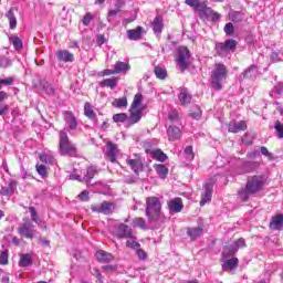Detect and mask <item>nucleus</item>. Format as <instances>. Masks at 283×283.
I'll list each match as a JSON object with an SVG mask.
<instances>
[{
  "label": "nucleus",
  "mask_w": 283,
  "mask_h": 283,
  "mask_svg": "<svg viewBox=\"0 0 283 283\" xmlns=\"http://www.w3.org/2000/svg\"><path fill=\"white\" fill-rule=\"evenodd\" d=\"M8 105L7 104H1L0 103V116H6V114H8Z\"/></svg>",
  "instance_id": "0e129e2a"
},
{
  "label": "nucleus",
  "mask_w": 283,
  "mask_h": 283,
  "mask_svg": "<svg viewBox=\"0 0 283 283\" xmlns=\"http://www.w3.org/2000/svg\"><path fill=\"white\" fill-rule=\"evenodd\" d=\"M95 258L98 262H112L114 260V255L112 253L99 250L96 252Z\"/></svg>",
  "instance_id": "5701e85b"
},
{
  "label": "nucleus",
  "mask_w": 283,
  "mask_h": 283,
  "mask_svg": "<svg viewBox=\"0 0 283 283\" xmlns=\"http://www.w3.org/2000/svg\"><path fill=\"white\" fill-rule=\"evenodd\" d=\"M7 19L9 20V25L11 30H14L17 28V17L14 15V8H11L7 14Z\"/></svg>",
  "instance_id": "c756f323"
},
{
  "label": "nucleus",
  "mask_w": 283,
  "mask_h": 283,
  "mask_svg": "<svg viewBox=\"0 0 283 283\" xmlns=\"http://www.w3.org/2000/svg\"><path fill=\"white\" fill-rule=\"evenodd\" d=\"M126 165H128V167H130L135 174H140V171H143V159H140L139 155H135V157H128L126 159Z\"/></svg>",
  "instance_id": "9d476101"
},
{
  "label": "nucleus",
  "mask_w": 283,
  "mask_h": 283,
  "mask_svg": "<svg viewBox=\"0 0 283 283\" xmlns=\"http://www.w3.org/2000/svg\"><path fill=\"white\" fill-rule=\"evenodd\" d=\"M192 118H195V120H200V116H202V113L200 112V109H197V112L191 113Z\"/></svg>",
  "instance_id": "338daca9"
},
{
  "label": "nucleus",
  "mask_w": 283,
  "mask_h": 283,
  "mask_svg": "<svg viewBox=\"0 0 283 283\" xmlns=\"http://www.w3.org/2000/svg\"><path fill=\"white\" fill-rule=\"evenodd\" d=\"M114 70L115 74H125L126 72H129L130 66L125 62H116Z\"/></svg>",
  "instance_id": "a878e982"
},
{
  "label": "nucleus",
  "mask_w": 283,
  "mask_h": 283,
  "mask_svg": "<svg viewBox=\"0 0 283 283\" xmlns=\"http://www.w3.org/2000/svg\"><path fill=\"white\" fill-rule=\"evenodd\" d=\"M244 247H247V242L243 238H240L239 240L234 241L233 244H230L223 249V271H233L234 269H238V264H240L238 258H231V255H235L237 251H240V249H244Z\"/></svg>",
  "instance_id": "f257e3e1"
},
{
  "label": "nucleus",
  "mask_w": 283,
  "mask_h": 283,
  "mask_svg": "<svg viewBox=\"0 0 283 283\" xmlns=\"http://www.w3.org/2000/svg\"><path fill=\"white\" fill-rule=\"evenodd\" d=\"M14 189H17V184L11 181L8 186L1 188V196H12L14 193Z\"/></svg>",
  "instance_id": "bb28decb"
},
{
  "label": "nucleus",
  "mask_w": 283,
  "mask_h": 283,
  "mask_svg": "<svg viewBox=\"0 0 283 283\" xmlns=\"http://www.w3.org/2000/svg\"><path fill=\"white\" fill-rule=\"evenodd\" d=\"M247 129V122L240 120V122H230L228 124V132L231 134H238L240 132H244Z\"/></svg>",
  "instance_id": "ddd939ff"
},
{
  "label": "nucleus",
  "mask_w": 283,
  "mask_h": 283,
  "mask_svg": "<svg viewBox=\"0 0 283 283\" xmlns=\"http://www.w3.org/2000/svg\"><path fill=\"white\" fill-rule=\"evenodd\" d=\"M283 227V214H277L272 218L270 222V229L272 231H282Z\"/></svg>",
  "instance_id": "6ab92c4d"
},
{
  "label": "nucleus",
  "mask_w": 283,
  "mask_h": 283,
  "mask_svg": "<svg viewBox=\"0 0 283 283\" xmlns=\"http://www.w3.org/2000/svg\"><path fill=\"white\" fill-rule=\"evenodd\" d=\"M133 227H138L139 229H146V222L143 218L138 217L133 220Z\"/></svg>",
  "instance_id": "de8ad7c7"
},
{
  "label": "nucleus",
  "mask_w": 283,
  "mask_h": 283,
  "mask_svg": "<svg viewBox=\"0 0 283 283\" xmlns=\"http://www.w3.org/2000/svg\"><path fill=\"white\" fill-rule=\"evenodd\" d=\"M9 42L13 44V48L17 51L23 49V41H21L15 34H11L9 36Z\"/></svg>",
  "instance_id": "7c9ffc66"
},
{
  "label": "nucleus",
  "mask_w": 283,
  "mask_h": 283,
  "mask_svg": "<svg viewBox=\"0 0 283 283\" xmlns=\"http://www.w3.org/2000/svg\"><path fill=\"white\" fill-rule=\"evenodd\" d=\"M126 34L129 41H138L143 39V34H145V29L143 27H137L136 29L127 30Z\"/></svg>",
  "instance_id": "4468645a"
},
{
  "label": "nucleus",
  "mask_w": 283,
  "mask_h": 283,
  "mask_svg": "<svg viewBox=\"0 0 283 283\" xmlns=\"http://www.w3.org/2000/svg\"><path fill=\"white\" fill-rule=\"evenodd\" d=\"M0 264H8V252H1Z\"/></svg>",
  "instance_id": "e2e57ef3"
},
{
  "label": "nucleus",
  "mask_w": 283,
  "mask_h": 283,
  "mask_svg": "<svg viewBox=\"0 0 283 283\" xmlns=\"http://www.w3.org/2000/svg\"><path fill=\"white\" fill-rule=\"evenodd\" d=\"M64 120L71 132H74L78 127V122L72 112L64 113Z\"/></svg>",
  "instance_id": "2eb2a0df"
},
{
  "label": "nucleus",
  "mask_w": 283,
  "mask_h": 283,
  "mask_svg": "<svg viewBox=\"0 0 283 283\" xmlns=\"http://www.w3.org/2000/svg\"><path fill=\"white\" fill-rule=\"evenodd\" d=\"M182 199L180 198H175L168 201V209L170 213H180L182 211Z\"/></svg>",
  "instance_id": "dca6fc26"
},
{
  "label": "nucleus",
  "mask_w": 283,
  "mask_h": 283,
  "mask_svg": "<svg viewBox=\"0 0 283 283\" xmlns=\"http://www.w3.org/2000/svg\"><path fill=\"white\" fill-rule=\"evenodd\" d=\"M165 24H163V18L156 17L153 22V30L155 34H160L163 32V28Z\"/></svg>",
  "instance_id": "c85d7f7f"
},
{
  "label": "nucleus",
  "mask_w": 283,
  "mask_h": 283,
  "mask_svg": "<svg viewBox=\"0 0 283 283\" xmlns=\"http://www.w3.org/2000/svg\"><path fill=\"white\" fill-rule=\"evenodd\" d=\"M185 1L187 6H190V8H196L200 0H185Z\"/></svg>",
  "instance_id": "69168bd1"
},
{
  "label": "nucleus",
  "mask_w": 283,
  "mask_h": 283,
  "mask_svg": "<svg viewBox=\"0 0 283 283\" xmlns=\"http://www.w3.org/2000/svg\"><path fill=\"white\" fill-rule=\"evenodd\" d=\"M185 158L186 160H193L195 155H193V147L192 146H187L184 150Z\"/></svg>",
  "instance_id": "a18cd8bd"
},
{
  "label": "nucleus",
  "mask_w": 283,
  "mask_h": 283,
  "mask_svg": "<svg viewBox=\"0 0 283 283\" xmlns=\"http://www.w3.org/2000/svg\"><path fill=\"white\" fill-rule=\"evenodd\" d=\"M19 264L20 266H30L32 264V256L30 254H22Z\"/></svg>",
  "instance_id": "58836bf2"
},
{
  "label": "nucleus",
  "mask_w": 283,
  "mask_h": 283,
  "mask_svg": "<svg viewBox=\"0 0 283 283\" xmlns=\"http://www.w3.org/2000/svg\"><path fill=\"white\" fill-rule=\"evenodd\" d=\"M142 118H143V109L130 107V116L128 118L129 125H136V123L140 122Z\"/></svg>",
  "instance_id": "a211bd4d"
},
{
  "label": "nucleus",
  "mask_w": 283,
  "mask_h": 283,
  "mask_svg": "<svg viewBox=\"0 0 283 283\" xmlns=\"http://www.w3.org/2000/svg\"><path fill=\"white\" fill-rule=\"evenodd\" d=\"M155 74H156L157 78H160V80L167 78V70L163 66H156Z\"/></svg>",
  "instance_id": "ea45409f"
},
{
  "label": "nucleus",
  "mask_w": 283,
  "mask_h": 283,
  "mask_svg": "<svg viewBox=\"0 0 283 283\" xmlns=\"http://www.w3.org/2000/svg\"><path fill=\"white\" fill-rule=\"evenodd\" d=\"M274 129L277 138H283V124L280 120H276L274 124Z\"/></svg>",
  "instance_id": "c03bdc74"
},
{
  "label": "nucleus",
  "mask_w": 283,
  "mask_h": 283,
  "mask_svg": "<svg viewBox=\"0 0 283 283\" xmlns=\"http://www.w3.org/2000/svg\"><path fill=\"white\" fill-rule=\"evenodd\" d=\"M161 209L163 205L160 203V199L157 197H148L146 199V216L149 220H158V218H160Z\"/></svg>",
  "instance_id": "20e7f679"
},
{
  "label": "nucleus",
  "mask_w": 283,
  "mask_h": 283,
  "mask_svg": "<svg viewBox=\"0 0 283 283\" xmlns=\"http://www.w3.org/2000/svg\"><path fill=\"white\" fill-rule=\"evenodd\" d=\"M228 75L229 71L224 64H216L211 73L212 87H214V90H222V81H227Z\"/></svg>",
  "instance_id": "7ed1b4c3"
},
{
  "label": "nucleus",
  "mask_w": 283,
  "mask_h": 283,
  "mask_svg": "<svg viewBox=\"0 0 283 283\" xmlns=\"http://www.w3.org/2000/svg\"><path fill=\"white\" fill-rule=\"evenodd\" d=\"M59 149L62 156L76 157V146L70 143V137H67V133L65 130L60 132Z\"/></svg>",
  "instance_id": "39448f33"
},
{
  "label": "nucleus",
  "mask_w": 283,
  "mask_h": 283,
  "mask_svg": "<svg viewBox=\"0 0 283 283\" xmlns=\"http://www.w3.org/2000/svg\"><path fill=\"white\" fill-rule=\"evenodd\" d=\"M35 169L41 178H48V166L43 164H36Z\"/></svg>",
  "instance_id": "4c0bfd02"
},
{
  "label": "nucleus",
  "mask_w": 283,
  "mask_h": 283,
  "mask_svg": "<svg viewBox=\"0 0 283 283\" xmlns=\"http://www.w3.org/2000/svg\"><path fill=\"white\" fill-rule=\"evenodd\" d=\"M150 156L159 163H165L167 160V155L160 149L150 150Z\"/></svg>",
  "instance_id": "cd10ccee"
},
{
  "label": "nucleus",
  "mask_w": 283,
  "mask_h": 283,
  "mask_svg": "<svg viewBox=\"0 0 283 283\" xmlns=\"http://www.w3.org/2000/svg\"><path fill=\"white\" fill-rule=\"evenodd\" d=\"M169 120L176 122L178 120V111H170L168 113Z\"/></svg>",
  "instance_id": "bf43d9fd"
},
{
  "label": "nucleus",
  "mask_w": 283,
  "mask_h": 283,
  "mask_svg": "<svg viewBox=\"0 0 283 283\" xmlns=\"http://www.w3.org/2000/svg\"><path fill=\"white\" fill-rule=\"evenodd\" d=\"M176 63L180 72L189 70V65H191V53L189 52V49H187V46L178 48Z\"/></svg>",
  "instance_id": "423d86ee"
},
{
  "label": "nucleus",
  "mask_w": 283,
  "mask_h": 283,
  "mask_svg": "<svg viewBox=\"0 0 283 283\" xmlns=\"http://www.w3.org/2000/svg\"><path fill=\"white\" fill-rule=\"evenodd\" d=\"M208 12H209L210 14H212L213 21L220 20V13H218V12H216V11H213V10L208 11Z\"/></svg>",
  "instance_id": "774afa93"
},
{
  "label": "nucleus",
  "mask_w": 283,
  "mask_h": 283,
  "mask_svg": "<svg viewBox=\"0 0 283 283\" xmlns=\"http://www.w3.org/2000/svg\"><path fill=\"white\" fill-rule=\"evenodd\" d=\"M12 61L6 56H0V67H10Z\"/></svg>",
  "instance_id": "864d4df0"
},
{
  "label": "nucleus",
  "mask_w": 283,
  "mask_h": 283,
  "mask_svg": "<svg viewBox=\"0 0 283 283\" xmlns=\"http://www.w3.org/2000/svg\"><path fill=\"white\" fill-rule=\"evenodd\" d=\"M126 247H129V249H140V243L134 239V237H128V240L126 242Z\"/></svg>",
  "instance_id": "37998d69"
},
{
  "label": "nucleus",
  "mask_w": 283,
  "mask_h": 283,
  "mask_svg": "<svg viewBox=\"0 0 283 283\" xmlns=\"http://www.w3.org/2000/svg\"><path fill=\"white\" fill-rule=\"evenodd\" d=\"M271 98H282L283 96V83L280 82L270 92Z\"/></svg>",
  "instance_id": "b1692460"
},
{
  "label": "nucleus",
  "mask_w": 283,
  "mask_h": 283,
  "mask_svg": "<svg viewBox=\"0 0 283 283\" xmlns=\"http://www.w3.org/2000/svg\"><path fill=\"white\" fill-rule=\"evenodd\" d=\"M238 46V42L235 40H227L224 43L217 44V50L219 54H229L230 52H235V48Z\"/></svg>",
  "instance_id": "1a4fd4ad"
},
{
  "label": "nucleus",
  "mask_w": 283,
  "mask_h": 283,
  "mask_svg": "<svg viewBox=\"0 0 283 283\" xmlns=\"http://www.w3.org/2000/svg\"><path fill=\"white\" fill-rule=\"evenodd\" d=\"M140 103H143V95L142 94H136L130 107L133 109H135V108L138 109Z\"/></svg>",
  "instance_id": "09e8293b"
},
{
  "label": "nucleus",
  "mask_w": 283,
  "mask_h": 283,
  "mask_svg": "<svg viewBox=\"0 0 283 283\" xmlns=\"http://www.w3.org/2000/svg\"><path fill=\"white\" fill-rule=\"evenodd\" d=\"M113 120L114 123H125L127 120V114L125 113H119L113 115Z\"/></svg>",
  "instance_id": "49530a36"
},
{
  "label": "nucleus",
  "mask_w": 283,
  "mask_h": 283,
  "mask_svg": "<svg viewBox=\"0 0 283 283\" xmlns=\"http://www.w3.org/2000/svg\"><path fill=\"white\" fill-rule=\"evenodd\" d=\"M156 174L160 177V178H167V174H169V169L163 165H155L154 166Z\"/></svg>",
  "instance_id": "2f4dec72"
},
{
  "label": "nucleus",
  "mask_w": 283,
  "mask_h": 283,
  "mask_svg": "<svg viewBox=\"0 0 283 283\" xmlns=\"http://www.w3.org/2000/svg\"><path fill=\"white\" fill-rule=\"evenodd\" d=\"M224 32L226 34H228L229 36H233L234 32H235V28L233 27V23L229 22L224 25Z\"/></svg>",
  "instance_id": "603ef678"
},
{
  "label": "nucleus",
  "mask_w": 283,
  "mask_h": 283,
  "mask_svg": "<svg viewBox=\"0 0 283 283\" xmlns=\"http://www.w3.org/2000/svg\"><path fill=\"white\" fill-rule=\"evenodd\" d=\"M1 86L3 87V85H12V83H14V78L12 77H7L4 80H0Z\"/></svg>",
  "instance_id": "052dcab7"
},
{
  "label": "nucleus",
  "mask_w": 283,
  "mask_h": 283,
  "mask_svg": "<svg viewBox=\"0 0 283 283\" xmlns=\"http://www.w3.org/2000/svg\"><path fill=\"white\" fill-rule=\"evenodd\" d=\"M261 154H262V156H265L266 158H272V154L269 151V148L268 147H264V146H262L261 147Z\"/></svg>",
  "instance_id": "680f3d73"
},
{
  "label": "nucleus",
  "mask_w": 283,
  "mask_h": 283,
  "mask_svg": "<svg viewBox=\"0 0 283 283\" xmlns=\"http://www.w3.org/2000/svg\"><path fill=\"white\" fill-rule=\"evenodd\" d=\"M118 85V78H106L101 82L102 87H111V90H114Z\"/></svg>",
  "instance_id": "72a5a7b5"
},
{
  "label": "nucleus",
  "mask_w": 283,
  "mask_h": 283,
  "mask_svg": "<svg viewBox=\"0 0 283 283\" xmlns=\"http://www.w3.org/2000/svg\"><path fill=\"white\" fill-rule=\"evenodd\" d=\"M91 210L94 213H104V216H109L114 211V203L104 201L99 206H92Z\"/></svg>",
  "instance_id": "f8f14e48"
},
{
  "label": "nucleus",
  "mask_w": 283,
  "mask_h": 283,
  "mask_svg": "<svg viewBox=\"0 0 283 283\" xmlns=\"http://www.w3.org/2000/svg\"><path fill=\"white\" fill-rule=\"evenodd\" d=\"M113 107H127V97L116 98L113 101Z\"/></svg>",
  "instance_id": "79ce46f5"
},
{
  "label": "nucleus",
  "mask_w": 283,
  "mask_h": 283,
  "mask_svg": "<svg viewBox=\"0 0 283 283\" xmlns=\"http://www.w3.org/2000/svg\"><path fill=\"white\" fill-rule=\"evenodd\" d=\"M94 176H96V168L91 167L87 169L84 179L86 180V182H90V180H92V178H94Z\"/></svg>",
  "instance_id": "8fccbe9b"
},
{
  "label": "nucleus",
  "mask_w": 283,
  "mask_h": 283,
  "mask_svg": "<svg viewBox=\"0 0 283 283\" xmlns=\"http://www.w3.org/2000/svg\"><path fill=\"white\" fill-rule=\"evenodd\" d=\"M78 199L82 200V202H87V200H90V192H87V190L82 191L78 195Z\"/></svg>",
  "instance_id": "4d7b16f0"
},
{
  "label": "nucleus",
  "mask_w": 283,
  "mask_h": 283,
  "mask_svg": "<svg viewBox=\"0 0 283 283\" xmlns=\"http://www.w3.org/2000/svg\"><path fill=\"white\" fill-rule=\"evenodd\" d=\"M167 135L169 140H180L182 136V132L178 126H169L167 129Z\"/></svg>",
  "instance_id": "aec40b11"
},
{
  "label": "nucleus",
  "mask_w": 283,
  "mask_h": 283,
  "mask_svg": "<svg viewBox=\"0 0 283 283\" xmlns=\"http://www.w3.org/2000/svg\"><path fill=\"white\" fill-rule=\"evenodd\" d=\"M55 54H56L57 61L60 62L74 63V54L67 50L57 51Z\"/></svg>",
  "instance_id": "f3484780"
},
{
  "label": "nucleus",
  "mask_w": 283,
  "mask_h": 283,
  "mask_svg": "<svg viewBox=\"0 0 283 283\" xmlns=\"http://www.w3.org/2000/svg\"><path fill=\"white\" fill-rule=\"evenodd\" d=\"M40 160L41 163H45V165H56V158L50 150L40 154Z\"/></svg>",
  "instance_id": "412c9836"
},
{
  "label": "nucleus",
  "mask_w": 283,
  "mask_h": 283,
  "mask_svg": "<svg viewBox=\"0 0 283 283\" xmlns=\"http://www.w3.org/2000/svg\"><path fill=\"white\" fill-rule=\"evenodd\" d=\"M18 233L21 235V238L32 240V238L36 235V230H34V224H32L31 221H24L19 226Z\"/></svg>",
  "instance_id": "0eeeda50"
},
{
  "label": "nucleus",
  "mask_w": 283,
  "mask_h": 283,
  "mask_svg": "<svg viewBox=\"0 0 283 283\" xmlns=\"http://www.w3.org/2000/svg\"><path fill=\"white\" fill-rule=\"evenodd\" d=\"M92 21H94V15L92 13L87 12L83 18L82 23H83V25H90V23H92Z\"/></svg>",
  "instance_id": "5fc2aeb1"
},
{
  "label": "nucleus",
  "mask_w": 283,
  "mask_h": 283,
  "mask_svg": "<svg viewBox=\"0 0 283 283\" xmlns=\"http://www.w3.org/2000/svg\"><path fill=\"white\" fill-rule=\"evenodd\" d=\"M178 98L181 105H189V103H191V95H189V91H187V88H181Z\"/></svg>",
  "instance_id": "393cba45"
},
{
  "label": "nucleus",
  "mask_w": 283,
  "mask_h": 283,
  "mask_svg": "<svg viewBox=\"0 0 283 283\" xmlns=\"http://www.w3.org/2000/svg\"><path fill=\"white\" fill-rule=\"evenodd\" d=\"M29 213H31V220L33 222H39V214L36 213V209H34V207L29 208Z\"/></svg>",
  "instance_id": "6e6d98bb"
},
{
  "label": "nucleus",
  "mask_w": 283,
  "mask_h": 283,
  "mask_svg": "<svg viewBox=\"0 0 283 283\" xmlns=\"http://www.w3.org/2000/svg\"><path fill=\"white\" fill-rule=\"evenodd\" d=\"M195 10H199L200 12H211V8H208L205 2L198 1V4L195 7Z\"/></svg>",
  "instance_id": "3c124183"
},
{
  "label": "nucleus",
  "mask_w": 283,
  "mask_h": 283,
  "mask_svg": "<svg viewBox=\"0 0 283 283\" xmlns=\"http://www.w3.org/2000/svg\"><path fill=\"white\" fill-rule=\"evenodd\" d=\"M120 154V149H118V146L112 142L106 143V158L111 163H116V158Z\"/></svg>",
  "instance_id": "9b49d317"
},
{
  "label": "nucleus",
  "mask_w": 283,
  "mask_h": 283,
  "mask_svg": "<svg viewBox=\"0 0 283 283\" xmlns=\"http://www.w3.org/2000/svg\"><path fill=\"white\" fill-rule=\"evenodd\" d=\"M116 235L117 238H132V229L129 226L122 223L117 228Z\"/></svg>",
  "instance_id": "4be33fe9"
},
{
  "label": "nucleus",
  "mask_w": 283,
  "mask_h": 283,
  "mask_svg": "<svg viewBox=\"0 0 283 283\" xmlns=\"http://www.w3.org/2000/svg\"><path fill=\"white\" fill-rule=\"evenodd\" d=\"M230 19L233 23H240L241 21H244V14L240 11H234L230 13Z\"/></svg>",
  "instance_id": "e433bc0d"
},
{
  "label": "nucleus",
  "mask_w": 283,
  "mask_h": 283,
  "mask_svg": "<svg viewBox=\"0 0 283 283\" xmlns=\"http://www.w3.org/2000/svg\"><path fill=\"white\" fill-rule=\"evenodd\" d=\"M213 185H216V179H209L205 185V193L201 195L200 206L205 207L207 202H211V196L213 193Z\"/></svg>",
  "instance_id": "6e6552de"
},
{
  "label": "nucleus",
  "mask_w": 283,
  "mask_h": 283,
  "mask_svg": "<svg viewBox=\"0 0 283 283\" xmlns=\"http://www.w3.org/2000/svg\"><path fill=\"white\" fill-rule=\"evenodd\" d=\"M262 187H264V177L262 176H253L248 179L247 186L239 192V198L242 202H247L251 196L258 193V191H262Z\"/></svg>",
  "instance_id": "f03ea898"
},
{
  "label": "nucleus",
  "mask_w": 283,
  "mask_h": 283,
  "mask_svg": "<svg viewBox=\"0 0 283 283\" xmlns=\"http://www.w3.org/2000/svg\"><path fill=\"white\" fill-rule=\"evenodd\" d=\"M84 114L91 120H94V118H96V113H94V109H92V104H90V102H86L84 105Z\"/></svg>",
  "instance_id": "473e14b6"
},
{
  "label": "nucleus",
  "mask_w": 283,
  "mask_h": 283,
  "mask_svg": "<svg viewBox=\"0 0 283 283\" xmlns=\"http://www.w3.org/2000/svg\"><path fill=\"white\" fill-rule=\"evenodd\" d=\"M136 254L139 260H147V252L145 250L137 248Z\"/></svg>",
  "instance_id": "13d9d810"
},
{
  "label": "nucleus",
  "mask_w": 283,
  "mask_h": 283,
  "mask_svg": "<svg viewBox=\"0 0 283 283\" xmlns=\"http://www.w3.org/2000/svg\"><path fill=\"white\" fill-rule=\"evenodd\" d=\"M188 235L191 238V240H198V238L202 235V228L188 229Z\"/></svg>",
  "instance_id": "f704fd0d"
},
{
  "label": "nucleus",
  "mask_w": 283,
  "mask_h": 283,
  "mask_svg": "<svg viewBox=\"0 0 283 283\" xmlns=\"http://www.w3.org/2000/svg\"><path fill=\"white\" fill-rule=\"evenodd\" d=\"M244 78H253L258 76V66L252 65L250 66L243 74Z\"/></svg>",
  "instance_id": "c9c22d12"
},
{
  "label": "nucleus",
  "mask_w": 283,
  "mask_h": 283,
  "mask_svg": "<svg viewBox=\"0 0 283 283\" xmlns=\"http://www.w3.org/2000/svg\"><path fill=\"white\" fill-rule=\"evenodd\" d=\"M40 86L42 87V90H44L45 94H49V96H52V94H54V88L51 86L50 83L42 81L40 82Z\"/></svg>",
  "instance_id": "a19ab883"
}]
</instances>
